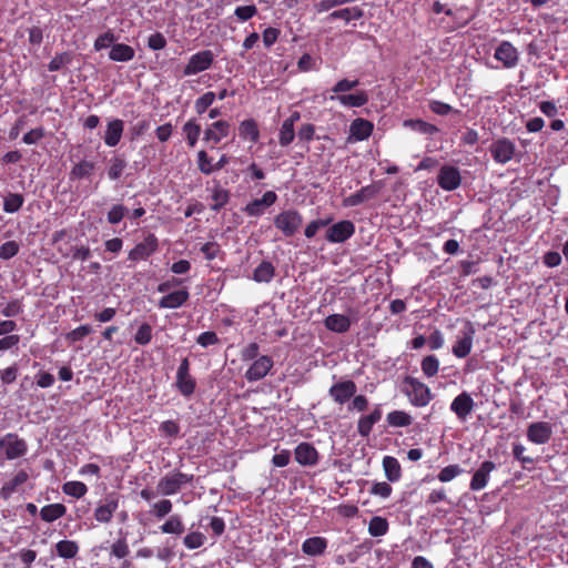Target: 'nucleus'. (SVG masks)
Here are the masks:
<instances>
[{
	"instance_id": "obj_1",
	"label": "nucleus",
	"mask_w": 568,
	"mask_h": 568,
	"mask_svg": "<svg viewBox=\"0 0 568 568\" xmlns=\"http://www.w3.org/2000/svg\"><path fill=\"white\" fill-rule=\"evenodd\" d=\"M402 390L417 407L426 406L432 399L429 387L413 376L404 377Z\"/></svg>"
},
{
	"instance_id": "obj_2",
	"label": "nucleus",
	"mask_w": 568,
	"mask_h": 568,
	"mask_svg": "<svg viewBox=\"0 0 568 568\" xmlns=\"http://www.w3.org/2000/svg\"><path fill=\"white\" fill-rule=\"evenodd\" d=\"M303 224V217L296 210H286L274 217V225L284 236H294Z\"/></svg>"
},
{
	"instance_id": "obj_3",
	"label": "nucleus",
	"mask_w": 568,
	"mask_h": 568,
	"mask_svg": "<svg viewBox=\"0 0 568 568\" xmlns=\"http://www.w3.org/2000/svg\"><path fill=\"white\" fill-rule=\"evenodd\" d=\"M193 479V475L173 471L162 477L159 480L156 488L160 494L170 496L180 491L183 485L192 483Z\"/></svg>"
},
{
	"instance_id": "obj_4",
	"label": "nucleus",
	"mask_w": 568,
	"mask_h": 568,
	"mask_svg": "<svg viewBox=\"0 0 568 568\" xmlns=\"http://www.w3.org/2000/svg\"><path fill=\"white\" fill-rule=\"evenodd\" d=\"M190 361L184 357L176 371L175 387L184 397H190L196 388V379L190 373Z\"/></svg>"
},
{
	"instance_id": "obj_5",
	"label": "nucleus",
	"mask_w": 568,
	"mask_h": 568,
	"mask_svg": "<svg viewBox=\"0 0 568 568\" xmlns=\"http://www.w3.org/2000/svg\"><path fill=\"white\" fill-rule=\"evenodd\" d=\"M159 248V241L153 233H149L144 240L138 243L130 252L128 258L132 262L146 260Z\"/></svg>"
},
{
	"instance_id": "obj_6",
	"label": "nucleus",
	"mask_w": 568,
	"mask_h": 568,
	"mask_svg": "<svg viewBox=\"0 0 568 568\" xmlns=\"http://www.w3.org/2000/svg\"><path fill=\"white\" fill-rule=\"evenodd\" d=\"M0 448H3L8 459H16L26 455L28 445L18 435L9 433L0 438Z\"/></svg>"
},
{
	"instance_id": "obj_7",
	"label": "nucleus",
	"mask_w": 568,
	"mask_h": 568,
	"mask_svg": "<svg viewBox=\"0 0 568 568\" xmlns=\"http://www.w3.org/2000/svg\"><path fill=\"white\" fill-rule=\"evenodd\" d=\"M355 233V225L349 220L339 221L326 231L325 239L331 243H343Z\"/></svg>"
},
{
	"instance_id": "obj_8",
	"label": "nucleus",
	"mask_w": 568,
	"mask_h": 568,
	"mask_svg": "<svg viewBox=\"0 0 568 568\" xmlns=\"http://www.w3.org/2000/svg\"><path fill=\"white\" fill-rule=\"evenodd\" d=\"M213 53L210 50H203L193 54L184 68V75H193L209 69L213 63Z\"/></svg>"
},
{
	"instance_id": "obj_9",
	"label": "nucleus",
	"mask_w": 568,
	"mask_h": 568,
	"mask_svg": "<svg viewBox=\"0 0 568 568\" xmlns=\"http://www.w3.org/2000/svg\"><path fill=\"white\" fill-rule=\"evenodd\" d=\"M437 183L445 191L458 189L462 183L459 169L453 165L442 166L437 175Z\"/></svg>"
},
{
	"instance_id": "obj_10",
	"label": "nucleus",
	"mask_w": 568,
	"mask_h": 568,
	"mask_svg": "<svg viewBox=\"0 0 568 568\" xmlns=\"http://www.w3.org/2000/svg\"><path fill=\"white\" fill-rule=\"evenodd\" d=\"M516 145L506 138L496 140L490 146L493 159L500 164L509 162L515 154Z\"/></svg>"
},
{
	"instance_id": "obj_11",
	"label": "nucleus",
	"mask_w": 568,
	"mask_h": 568,
	"mask_svg": "<svg viewBox=\"0 0 568 568\" xmlns=\"http://www.w3.org/2000/svg\"><path fill=\"white\" fill-rule=\"evenodd\" d=\"M119 507V497L111 493L105 496L102 503L94 510V518L101 524H109L112 520L114 511Z\"/></svg>"
},
{
	"instance_id": "obj_12",
	"label": "nucleus",
	"mask_w": 568,
	"mask_h": 568,
	"mask_svg": "<svg viewBox=\"0 0 568 568\" xmlns=\"http://www.w3.org/2000/svg\"><path fill=\"white\" fill-rule=\"evenodd\" d=\"M494 58L500 61L505 68L511 69L517 65L519 53L509 41H501L495 50Z\"/></svg>"
},
{
	"instance_id": "obj_13",
	"label": "nucleus",
	"mask_w": 568,
	"mask_h": 568,
	"mask_svg": "<svg viewBox=\"0 0 568 568\" xmlns=\"http://www.w3.org/2000/svg\"><path fill=\"white\" fill-rule=\"evenodd\" d=\"M552 436V427L547 422L531 423L527 428V438L537 445L549 442Z\"/></svg>"
},
{
	"instance_id": "obj_14",
	"label": "nucleus",
	"mask_w": 568,
	"mask_h": 568,
	"mask_svg": "<svg viewBox=\"0 0 568 568\" xmlns=\"http://www.w3.org/2000/svg\"><path fill=\"white\" fill-rule=\"evenodd\" d=\"M273 367V359L270 356L263 355L253 362L250 368L245 372V378L248 382H256L264 378Z\"/></svg>"
},
{
	"instance_id": "obj_15",
	"label": "nucleus",
	"mask_w": 568,
	"mask_h": 568,
	"mask_svg": "<svg viewBox=\"0 0 568 568\" xmlns=\"http://www.w3.org/2000/svg\"><path fill=\"white\" fill-rule=\"evenodd\" d=\"M356 390V384L348 379L334 384L329 388L328 394L334 399V402L342 405L351 399L355 395Z\"/></svg>"
},
{
	"instance_id": "obj_16",
	"label": "nucleus",
	"mask_w": 568,
	"mask_h": 568,
	"mask_svg": "<svg viewBox=\"0 0 568 568\" xmlns=\"http://www.w3.org/2000/svg\"><path fill=\"white\" fill-rule=\"evenodd\" d=\"M475 328L470 322L463 331V336L453 345V354L458 358H465L471 351Z\"/></svg>"
},
{
	"instance_id": "obj_17",
	"label": "nucleus",
	"mask_w": 568,
	"mask_h": 568,
	"mask_svg": "<svg viewBox=\"0 0 568 568\" xmlns=\"http://www.w3.org/2000/svg\"><path fill=\"white\" fill-rule=\"evenodd\" d=\"M379 193V187L375 184H369L364 187H362L356 193L347 196L343 201V205L346 207L357 206L362 203L369 201L377 196Z\"/></svg>"
},
{
	"instance_id": "obj_18",
	"label": "nucleus",
	"mask_w": 568,
	"mask_h": 568,
	"mask_svg": "<svg viewBox=\"0 0 568 568\" xmlns=\"http://www.w3.org/2000/svg\"><path fill=\"white\" fill-rule=\"evenodd\" d=\"M277 200V195L273 191H266L261 199L250 202L244 211L250 216H260L263 214L264 209L273 205Z\"/></svg>"
},
{
	"instance_id": "obj_19",
	"label": "nucleus",
	"mask_w": 568,
	"mask_h": 568,
	"mask_svg": "<svg viewBox=\"0 0 568 568\" xmlns=\"http://www.w3.org/2000/svg\"><path fill=\"white\" fill-rule=\"evenodd\" d=\"M474 405L475 403L471 396L468 393L463 392L454 398L450 404V409L460 420H465L473 412Z\"/></svg>"
},
{
	"instance_id": "obj_20",
	"label": "nucleus",
	"mask_w": 568,
	"mask_h": 568,
	"mask_svg": "<svg viewBox=\"0 0 568 568\" xmlns=\"http://www.w3.org/2000/svg\"><path fill=\"white\" fill-rule=\"evenodd\" d=\"M496 468L495 463L491 460L484 462L479 468L474 473L473 478L470 480V489L471 490H481L486 487L489 474Z\"/></svg>"
},
{
	"instance_id": "obj_21",
	"label": "nucleus",
	"mask_w": 568,
	"mask_h": 568,
	"mask_svg": "<svg viewBox=\"0 0 568 568\" xmlns=\"http://www.w3.org/2000/svg\"><path fill=\"white\" fill-rule=\"evenodd\" d=\"M295 459L303 466H313L318 460V453L315 447L308 443H301L295 448Z\"/></svg>"
},
{
	"instance_id": "obj_22",
	"label": "nucleus",
	"mask_w": 568,
	"mask_h": 568,
	"mask_svg": "<svg viewBox=\"0 0 568 568\" xmlns=\"http://www.w3.org/2000/svg\"><path fill=\"white\" fill-rule=\"evenodd\" d=\"M230 132V123L224 120L216 121L204 131V141L217 144Z\"/></svg>"
},
{
	"instance_id": "obj_23",
	"label": "nucleus",
	"mask_w": 568,
	"mask_h": 568,
	"mask_svg": "<svg viewBox=\"0 0 568 568\" xmlns=\"http://www.w3.org/2000/svg\"><path fill=\"white\" fill-rule=\"evenodd\" d=\"M190 297V293L186 288L179 290L168 295H164L159 301V306L161 308H178L182 306Z\"/></svg>"
},
{
	"instance_id": "obj_24",
	"label": "nucleus",
	"mask_w": 568,
	"mask_h": 568,
	"mask_svg": "<svg viewBox=\"0 0 568 568\" xmlns=\"http://www.w3.org/2000/svg\"><path fill=\"white\" fill-rule=\"evenodd\" d=\"M352 322L353 321L346 315L333 314L325 318L324 324L328 331L343 334L349 329Z\"/></svg>"
},
{
	"instance_id": "obj_25",
	"label": "nucleus",
	"mask_w": 568,
	"mask_h": 568,
	"mask_svg": "<svg viewBox=\"0 0 568 568\" xmlns=\"http://www.w3.org/2000/svg\"><path fill=\"white\" fill-rule=\"evenodd\" d=\"M373 123L368 120L357 118L355 119L349 126L351 138H353L356 141H363L373 132Z\"/></svg>"
},
{
	"instance_id": "obj_26",
	"label": "nucleus",
	"mask_w": 568,
	"mask_h": 568,
	"mask_svg": "<svg viewBox=\"0 0 568 568\" xmlns=\"http://www.w3.org/2000/svg\"><path fill=\"white\" fill-rule=\"evenodd\" d=\"M327 544L324 537H311L303 541L302 551L307 556H321L325 552Z\"/></svg>"
},
{
	"instance_id": "obj_27",
	"label": "nucleus",
	"mask_w": 568,
	"mask_h": 568,
	"mask_svg": "<svg viewBox=\"0 0 568 568\" xmlns=\"http://www.w3.org/2000/svg\"><path fill=\"white\" fill-rule=\"evenodd\" d=\"M338 100L341 104L349 108H361L368 102V94L365 91H357L352 94L332 95L331 100Z\"/></svg>"
},
{
	"instance_id": "obj_28",
	"label": "nucleus",
	"mask_w": 568,
	"mask_h": 568,
	"mask_svg": "<svg viewBox=\"0 0 568 568\" xmlns=\"http://www.w3.org/2000/svg\"><path fill=\"white\" fill-rule=\"evenodd\" d=\"M124 123L120 119L112 120L108 123L106 132L104 135V142L109 146H115L123 133Z\"/></svg>"
},
{
	"instance_id": "obj_29",
	"label": "nucleus",
	"mask_w": 568,
	"mask_h": 568,
	"mask_svg": "<svg viewBox=\"0 0 568 568\" xmlns=\"http://www.w3.org/2000/svg\"><path fill=\"white\" fill-rule=\"evenodd\" d=\"M29 479V474L21 469L19 470L12 479L3 485L0 490V496L4 499L9 498L21 485H23Z\"/></svg>"
},
{
	"instance_id": "obj_30",
	"label": "nucleus",
	"mask_w": 568,
	"mask_h": 568,
	"mask_svg": "<svg viewBox=\"0 0 568 568\" xmlns=\"http://www.w3.org/2000/svg\"><path fill=\"white\" fill-rule=\"evenodd\" d=\"M134 49L124 43H115L112 45L109 58L116 62H128L134 58Z\"/></svg>"
},
{
	"instance_id": "obj_31",
	"label": "nucleus",
	"mask_w": 568,
	"mask_h": 568,
	"mask_svg": "<svg viewBox=\"0 0 568 568\" xmlns=\"http://www.w3.org/2000/svg\"><path fill=\"white\" fill-rule=\"evenodd\" d=\"M67 513V507L63 504H50L41 508L40 517L45 523H52Z\"/></svg>"
},
{
	"instance_id": "obj_32",
	"label": "nucleus",
	"mask_w": 568,
	"mask_h": 568,
	"mask_svg": "<svg viewBox=\"0 0 568 568\" xmlns=\"http://www.w3.org/2000/svg\"><path fill=\"white\" fill-rule=\"evenodd\" d=\"M274 275V265L270 261H262V263L253 272V280L258 283H270Z\"/></svg>"
},
{
	"instance_id": "obj_33",
	"label": "nucleus",
	"mask_w": 568,
	"mask_h": 568,
	"mask_svg": "<svg viewBox=\"0 0 568 568\" xmlns=\"http://www.w3.org/2000/svg\"><path fill=\"white\" fill-rule=\"evenodd\" d=\"M385 476L389 481H397L402 476V468L398 460L392 456H385L383 459Z\"/></svg>"
},
{
	"instance_id": "obj_34",
	"label": "nucleus",
	"mask_w": 568,
	"mask_h": 568,
	"mask_svg": "<svg viewBox=\"0 0 568 568\" xmlns=\"http://www.w3.org/2000/svg\"><path fill=\"white\" fill-rule=\"evenodd\" d=\"M363 16H364V11L358 7L344 8V9L333 11L328 16V20L342 19L346 22H349L351 20H359L363 18Z\"/></svg>"
},
{
	"instance_id": "obj_35",
	"label": "nucleus",
	"mask_w": 568,
	"mask_h": 568,
	"mask_svg": "<svg viewBox=\"0 0 568 568\" xmlns=\"http://www.w3.org/2000/svg\"><path fill=\"white\" fill-rule=\"evenodd\" d=\"M240 136L243 139H250L252 142H257L260 138V131L257 123L253 119L244 120L239 128Z\"/></svg>"
},
{
	"instance_id": "obj_36",
	"label": "nucleus",
	"mask_w": 568,
	"mask_h": 568,
	"mask_svg": "<svg viewBox=\"0 0 568 568\" xmlns=\"http://www.w3.org/2000/svg\"><path fill=\"white\" fill-rule=\"evenodd\" d=\"M183 133L185 134V139L187 141L189 146H195L199 136L201 134V125L196 122L195 119H190L182 128Z\"/></svg>"
},
{
	"instance_id": "obj_37",
	"label": "nucleus",
	"mask_w": 568,
	"mask_h": 568,
	"mask_svg": "<svg viewBox=\"0 0 568 568\" xmlns=\"http://www.w3.org/2000/svg\"><path fill=\"white\" fill-rule=\"evenodd\" d=\"M55 550L59 557L64 559H72L79 551V546L73 540H61L57 542Z\"/></svg>"
},
{
	"instance_id": "obj_38",
	"label": "nucleus",
	"mask_w": 568,
	"mask_h": 568,
	"mask_svg": "<svg viewBox=\"0 0 568 568\" xmlns=\"http://www.w3.org/2000/svg\"><path fill=\"white\" fill-rule=\"evenodd\" d=\"M212 200L214 203L211 205V210L219 212L230 201V192L216 184L212 190Z\"/></svg>"
},
{
	"instance_id": "obj_39",
	"label": "nucleus",
	"mask_w": 568,
	"mask_h": 568,
	"mask_svg": "<svg viewBox=\"0 0 568 568\" xmlns=\"http://www.w3.org/2000/svg\"><path fill=\"white\" fill-rule=\"evenodd\" d=\"M23 203L24 197L22 194L9 192L3 200V211L6 213H16L22 207Z\"/></svg>"
},
{
	"instance_id": "obj_40",
	"label": "nucleus",
	"mask_w": 568,
	"mask_h": 568,
	"mask_svg": "<svg viewBox=\"0 0 568 568\" xmlns=\"http://www.w3.org/2000/svg\"><path fill=\"white\" fill-rule=\"evenodd\" d=\"M388 531V521L386 518L375 516L368 524V532L373 537H382Z\"/></svg>"
},
{
	"instance_id": "obj_41",
	"label": "nucleus",
	"mask_w": 568,
	"mask_h": 568,
	"mask_svg": "<svg viewBox=\"0 0 568 568\" xmlns=\"http://www.w3.org/2000/svg\"><path fill=\"white\" fill-rule=\"evenodd\" d=\"M387 423L393 427H407L413 423V418L403 410H393L387 415Z\"/></svg>"
},
{
	"instance_id": "obj_42",
	"label": "nucleus",
	"mask_w": 568,
	"mask_h": 568,
	"mask_svg": "<svg viewBox=\"0 0 568 568\" xmlns=\"http://www.w3.org/2000/svg\"><path fill=\"white\" fill-rule=\"evenodd\" d=\"M163 534L181 535L184 532V525L179 515L171 516L161 527Z\"/></svg>"
},
{
	"instance_id": "obj_43",
	"label": "nucleus",
	"mask_w": 568,
	"mask_h": 568,
	"mask_svg": "<svg viewBox=\"0 0 568 568\" xmlns=\"http://www.w3.org/2000/svg\"><path fill=\"white\" fill-rule=\"evenodd\" d=\"M94 169L95 164L93 162L83 160L72 168L70 176L71 179H84L90 176L93 173Z\"/></svg>"
},
{
	"instance_id": "obj_44",
	"label": "nucleus",
	"mask_w": 568,
	"mask_h": 568,
	"mask_svg": "<svg viewBox=\"0 0 568 568\" xmlns=\"http://www.w3.org/2000/svg\"><path fill=\"white\" fill-rule=\"evenodd\" d=\"M404 124H405V126H409L419 133L428 134V135H434L439 131V129L436 125L425 122L419 119L418 120H406Z\"/></svg>"
},
{
	"instance_id": "obj_45",
	"label": "nucleus",
	"mask_w": 568,
	"mask_h": 568,
	"mask_svg": "<svg viewBox=\"0 0 568 568\" xmlns=\"http://www.w3.org/2000/svg\"><path fill=\"white\" fill-rule=\"evenodd\" d=\"M126 168V161L120 155H115L110 160L108 169V176L110 180H118L121 178L124 169Z\"/></svg>"
},
{
	"instance_id": "obj_46",
	"label": "nucleus",
	"mask_w": 568,
	"mask_h": 568,
	"mask_svg": "<svg viewBox=\"0 0 568 568\" xmlns=\"http://www.w3.org/2000/svg\"><path fill=\"white\" fill-rule=\"evenodd\" d=\"M129 552L130 548L125 536H121L111 545L110 555L118 559L125 558L129 555Z\"/></svg>"
},
{
	"instance_id": "obj_47",
	"label": "nucleus",
	"mask_w": 568,
	"mask_h": 568,
	"mask_svg": "<svg viewBox=\"0 0 568 568\" xmlns=\"http://www.w3.org/2000/svg\"><path fill=\"white\" fill-rule=\"evenodd\" d=\"M62 491L65 495H69V496L75 497V498H81L82 496H84L87 494L88 488H87L85 484H83L81 481H68V483L63 484Z\"/></svg>"
},
{
	"instance_id": "obj_48",
	"label": "nucleus",
	"mask_w": 568,
	"mask_h": 568,
	"mask_svg": "<svg viewBox=\"0 0 568 568\" xmlns=\"http://www.w3.org/2000/svg\"><path fill=\"white\" fill-rule=\"evenodd\" d=\"M72 53L71 52H62L60 54H57L48 64V70L53 72V71H59L61 70L63 67L70 64L72 62Z\"/></svg>"
},
{
	"instance_id": "obj_49",
	"label": "nucleus",
	"mask_w": 568,
	"mask_h": 568,
	"mask_svg": "<svg viewBox=\"0 0 568 568\" xmlns=\"http://www.w3.org/2000/svg\"><path fill=\"white\" fill-rule=\"evenodd\" d=\"M422 371L427 377H433L438 373L439 361L435 355H428L422 361Z\"/></svg>"
},
{
	"instance_id": "obj_50",
	"label": "nucleus",
	"mask_w": 568,
	"mask_h": 568,
	"mask_svg": "<svg viewBox=\"0 0 568 568\" xmlns=\"http://www.w3.org/2000/svg\"><path fill=\"white\" fill-rule=\"evenodd\" d=\"M295 138V131L294 125L291 124V121H284L281 130H280V136L278 142L282 146H287L293 142Z\"/></svg>"
},
{
	"instance_id": "obj_51",
	"label": "nucleus",
	"mask_w": 568,
	"mask_h": 568,
	"mask_svg": "<svg viewBox=\"0 0 568 568\" xmlns=\"http://www.w3.org/2000/svg\"><path fill=\"white\" fill-rule=\"evenodd\" d=\"M152 339V327L148 323H143L134 335V341L139 345H148Z\"/></svg>"
},
{
	"instance_id": "obj_52",
	"label": "nucleus",
	"mask_w": 568,
	"mask_h": 568,
	"mask_svg": "<svg viewBox=\"0 0 568 568\" xmlns=\"http://www.w3.org/2000/svg\"><path fill=\"white\" fill-rule=\"evenodd\" d=\"M332 221V217L328 219H318L310 222L304 231V234L307 239H312L316 235L318 230L326 227Z\"/></svg>"
},
{
	"instance_id": "obj_53",
	"label": "nucleus",
	"mask_w": 568,
	"mask_h": 568,
	"mask_svg": "<svg viewBox=\"0 0 568 568\" xmlns=\"http://www.w3.org/2000/svg\"><path fill=\"white\" fill-rule=\"evenodd\" d=\"M205 536L200 531H192L183 538V544L189 549H196L203 546Z\"/></svg>"
},
{
	"instance_id": "obj_54",
	"label": "nucleus",
	"mask_w": 568,
	"mask_h": 568,
	"mask_svg": "<svg viewBox=\"0 0 568 568\" xmlns=\"http://www.w3.org/2000/svg\"><path fill=\"white\" fill-rule=\"evenodd\" d=\"M214 100H215L214 92L209 91V92L204 93L203 95H201L195 101V104H194V109H195L196 113L203 114L207 110V108L213 104Z\"/></svg>"
},
{
	"instance_id": "obj_55",
	"label": "nucleus",
	"mask_w": 568,
	"mask_h": 568,
	"mask_svg": "<svg viewBox=\"0 0 568 568\" xmlns=\"http://www.w3.org/2000/svg\"><path fill=\"white\" fill-rule=\"evenodd\" d=\"M118 40V37L111 31L100 34L94 41V50L101 51L102 49L109 48V45Z\"/></svg>"
},
{
	"instance_id": "obj_56",
	"label": "nucleus",
	"mask_w": 568,
	"mask_h": 568,
	"mask_svg": "<svg viewBox=\"0 0 568 568\" xmlns=\"http://www.w3.org/2000/svg\"><path fill=\"white\" fill-rule=\"evenodd\" d=\"M213 164L212 159L207 155V153L204 150H201L197 152V168L201 171V173L205 175H210L213 173Z\"/></svg>"
},
{
	"instance_id": "obj_57",
	"label": "nucleus",
	"mask_w": 568,
	"mask_h": 568,
	"mask_svg": "<svg viewBox=\"0 0 568 568\" xmlns=\"http://www.w3.org/2000/svg\"><path fill=\"white\" fill-rule=\"evenodd\" d=\"M129 210L122 204L113 205L108 212V222L110 224H118L122 221Z\"/></svg>"
},
{
	"instance_id": "obj_58",
	"label": "nucleus",
	"mask_w": 568,
	"mask_h": 568,
	"mask_svg": "<svg viewBox=\"0 0 568 568\" xmlns=\"http://www.w3.org/2000/svg\"><path fill=\"white\" fill-rule=\"evenodd\" d=\"M92 333V327L88 324L81 325L67 334V339L74 343L82 341L85 336Z\"/></svg>"
},
{
	"instance_id": "obj_59",
	"label": "nucleus",
	"mask_w": 568,
	"mask_h": 568,
	"mask_svg": "<svg viewBox=\"0 0 568 568\" xmlns=\"http://www.w3.org/2000/svg\"><path fill=\"white\" fill-rule=\"evenodd\" d=\"M19 244L16 241H7L0 246V258L9 260L19 252Z\"/></svg>"
},
{
	"instance_id": "obj_60",
	"label": "nucleus",
	"mask_w": 568,
	"mask_h": 568,
	"mask_svg": "<svg viewBox=\"0 0 568 568\" xmlns=\"http://www.w3.org/2000/svg\"><path fill=\"white\" fill-rule=\"evenodd\" d=\"M462 471L463 469L458 465H449L439 471L438 479L443 483H447L458 476Z\"/></svg>"
},
{
	"instance_id": "obj_61",
	"label": "nucleus",
	"mask_w": 568,
	"mask_h": 568,
	"mask_svg": "<svg viewBox=\"0 0 568 568\" xmlns=\"http://www.w3.org/2000/svg\"><path fill=\"white\" fill-rule=\"evenodd\" d=\"M358 84H359V81L357 79H355V80L343 79V80L338 81L332 88V91L334 93H336L337 95H339L341 93L348 92V91L353 90Z\"/></svg>"
},
{
	"instance_id": "obj_62",
	"label": "nucleus",
	"mask_w": 568,
	"mask_h": 568,
	"mask_svg": "<svg viewBox=\"0 0 568 568\" xmlns=\"http://www.w3.org/2000/svg\"><path fill=\"white\" fill-rule=\"evenodd\" d=\"M257 13V8L254 4L237 7L234 14L241 21H247Z\"/></svg>"
},
{
	"instance_id": "obj_63",
	"label": "nucleus",
	"mask_w": 568,
	"mask_h": 568,
	"mask_svg": "<svg viewBox=\"0 0 568 568\" xmlns=\"http://www.w3.org/2000/svg\"><path fill=\"white\" fill-rule=\"evenodd\" d=\"M148 47L154 51L162 50L166 47V39L161 32H155L149 37Z\"/></svg>"
},
{
	"instance_id": "obj_64",
	"label": "nucleus",
	"mask_w": 568,
	"mask_h": 568,
	"mask_svg": "<svg viewBox=\"0 0 568 568\" xmlns=\"http://www.w3.org/2000/svg\"><path fill=\"white\" fill-rule=\"evenodd\" d=\"M201 252L209 261L214 260L221 252V246L216 242H207L201 246Z\"/></svg>"
}]
</instances>
